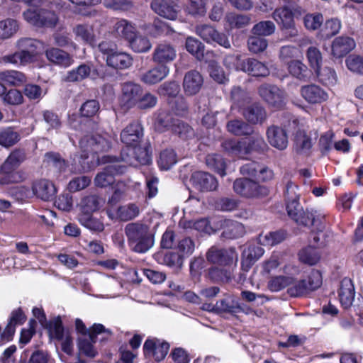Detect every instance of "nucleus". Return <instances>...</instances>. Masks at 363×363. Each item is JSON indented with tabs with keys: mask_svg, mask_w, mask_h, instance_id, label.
Wrapping results in <instances>:
<instances>
[{
	"mask_svg": "<svg viewBox=\"0 0 363 363\" xmlns=\"http://www.w3.org/2000/svg\"><path fill=\"white\" fill-rule=\"evenodd\" d=\"M124 232L131 249L138 253L148 251L155 242V233L150 227L141 222L127 224Z\"/></svg>",
	"mask_w": 363,
	"mask_h": 363,
	"instance_id": "1",
	"label": "nucleus"
},
{
	"mask_svg": "<svg viewBox=\"0 0 363 363\" xmlns=\"http://www.w3.org/2000/svg\"><path fill=\"white\" fill-rule=\"evenodd\" d=\"M27 155L23 149L16 148L10 152L0 166V184H9L18 183L22 180L20 172L16 169L26 161Z\"/></svg>",
	"mask_w": 363,
	"mask_h": 363,
	"instance_id": "2",
	"label": "nucleus"
},
{
	"mask_svg": "<svg viewBox=\"0 0 363 363\" xmlns=\"http://www.w3.org/2000/svg\"><path fill=\"white\" fill-rule=\"evenodd\" d=\"M102 162L109 163L101 172H99L94 179L96 186L105 188L115 182L114 177L117 174H121L125 171V166L117 162L116 157L104 156L102 157Z\"/></svg>",
	"mask_w": 363,
	"mask_h": 363,
	"instance_id": "3",
	"label": "nucleus"
},
{
	"mask_svg": "<svg viewBox=\"0 0 363 363\" xmlns=\"http://www.w3.org/2000/svg\"><path fill=\"white\" fill-rule=\"evenodd\" d=\"M79 146L82 151L81 159L89 158V154H96L107 151L111 147L110 137L108 134H95L91 136L86 135L79 141Z\"/></svg>",
	"mask_w": 363,
	"mask_h": 363,
	"instance_id": "4",
	"label": "nucleus"
},
{
	"mask_svg": "<svg viewBox=\"0 0 363 363\" xmlns=\"http://www.w3.org/2000/svg\"><path fill=\"white\" fill-rule=\"evenodd\" d=\"M48 330L50 338L60 342L62 350L71 355L73 352V337L68 330H65L60 316L49 321Z\"/></svg>",
	"mask_w": 363,
	"mask_h": 363,
	"instance_id": "5",
	"label": "nucleus"
},
{
	"mask_svg": "<svg viewBox=\"0 0 363 363\" xmlns=\"http://www.w3.org/2000/svg\"><path fill=\"white\" fill-rule=\"evenodd\" d=\"M235 192L240 196L252 199L259 198L267 194V189L250 178H239L233 183Z\"/></svg>",
	"mask_w": 363,
	"mask_h": 363,
	"instance_id": "6",
	"label": "nucleus"
},
{
	"mask_svg": "<svg viewBox=\"0 0 363 363\" xmlns=\"http://www.w3.org/2000/svg\"><path fill=\"white\" fill-rule=\"evenodd\" d=\"M258 93L264 101L274 108H281L286 104V92L275 85L262 84L258 89Z\"/></svg>",
	"mask_w": 363,
	"mask_h": 363,
	"instance_id": "7",
	"label": "nucleus"
},
{
	"mask_svg": "<svg viewBox=\"0 0 363 363\" xmlns=\"http://www.w3.org/2000/svg\"><path fill=\"white\" fill-rule=\"evenodd\" d=\"M159 125L164 128L171 129L182 139H187L194 135L193 129L186 123L179 119H174L171 115L160 113L157 118Z\"/></svg>",
	"mask_w": 363,
	"mask_h": 363,
	"instance_id": "8",
	"label": "nucleus"
},
{
	"mask_svg": "<svg viewBox=\"0 0 363 363\" xmlns=\"http://www.w3.org/2000/svg\"><path fill=\"white\" fill-rule=\"evenodd\" d=\"M298 199L286 201L288 215L296 223L303 225H315L316 222L315 216L317 214V211L313 209H306L304 211L298 202Z\"/></svg>",
	"mask_w": 363,
	"mask_h": 363,
	"instance_id": "9",
	"label": "nucleus"
},
{
	"mask_svg": "<svg viewBox=\"0 0 363 363\" xmlns=\"http://www.w3.org/2000/svg\"><path fill=\"white\" fill-rule=\"evenodd\" d=\"M208 262L220 266H230L238 261V255L233 248L219 249L211 247L206 252Z\"/></svg>",
	"mask_w": 363,
	"mask_h": 363,
	"instance_id": "10",
	"label": "nucleus"
},
{
	"mask_svg": "<svg viewBox=\"0 0 363 363\" xmlns=\"http://www.w3.org/2000/svg\"><path fill=\"white\" fill-rule=\"evenodd\" d=\"M121 160L129 165L147 164L151 157L147 147H141L136 145L132 147H125L121 152Z\"/></svg>",
	"mask_w": 363,
	"mask_h": 363,
	"instance_id": "11",
	"label": "nucleus"
},
{
	"mask_svg": "<svg viewBox=\"0 0 363 363\" xmlns=\"http://www.w3.org/2000/svg\"><path fill=\"white\" fill-rule=\"evenodd\" d=\"M272 17L282 30H288L290 37L298 35L291 9L287 6L277 8L273 12Z\"/></svg>",
	"mask_w": 363,
	"mask_h": 363,
	"instance_id": "12",
	"label": "nucleus"
},
{
	"mask_svg": "<svg viewBox=\"0 0 363 363\" xmlns=\"http://www.w3.org/2000/svg\"><path fill=\"white\" fill-rule=\"evenodd\" d=\"M176 57L175 47L167 42H161L157 44L152 55V60L160 65H166L173 62Z\"/></svg>",
	"mask_w": 363,
	"mask_h": 363,
	"instance_id": "13",
	"label": "nucleus"
},
{
	"mask_svg": "<svg viewBox=\"0 0 363 363\" xmlns=\"http://www.w3.org/2000/svg\"><path fill=\"white\" fill-rule=\"evenodd\" d=\"M169 350V344L157 339H147L143 345L144 354L147 357H152L160 362L164 359Z\"/></svg>",
	"mask_w": 363,
	"mask_h": 363,
	"instance_id": "14",
	"label": "nucleus"
},
{
	"mask_svg": "<svg viewBox=\"0 0 363 363\" xmlns=\"http://www.w3.org/2000/svg\"><path fill=\"white\" fill-rule=\"evenodd\" d=\"M121 92V102L124 106L130 108L137 104L143 89L138 84L127 82L122 84Z\"/></svg>",
	"mask_w": 363,
	"mask_h": 363,
	"instance_id": "15",
	"label": "nucleus"
},
{
	"mask_svg": "<svg viewBox=\"0 0 363 363\" xmlns=\"http://www.w3.org/2000/svg\"><path fill=\"white\" fill-rule=\"evenodd\" d=\"M191 181L194 186L201 191H214L218 184L217 179L213 175L201 171L193 173Z\"/></svg>",
	"mask_w": 363,
	"mask_h": 363,
	"instance_id": "16",
	"label": "nucleus"
},
{
	"mask_svg": "<svg viewBox=\"0 0 363 363\" xmlns=\"http://www.w3.org/2000/svg\"><path fill=\"white\" fill-rule=\"evenodd\" d=\"M313 141L311 136L303 129H298L293 140L294 151L300 155L309 156L311 153Z\"/></svg>",
	"mask_w": 363,
	"mask_h": 363,
	"instance_id": "17",
	"label": "nucleus"
},
{
	"mask_svg": "<svg viewBox=\"0 0 363 363\" xmlns=\"http://www.w3.org/2000/svg\"><path fill=\"white\" fill-rule=\"evenodd\" d=\"M39 41L28 38L19 39L16 43L18 52L23 57V60L28 63L32 62L37 56Z\"/></svg>",
	"mask_w": 363,
	"mask_h": 363,
	"instance_id": "18",
	"label": "nucleus"
},
{
	"mask_svg": "<svg viewBox=\"0 0 363 363\" xmlns=\"http://www.w3.org/2000/svg\"><path fill=\"white\" fill-rule=\"evenodd\" d=\"M218 228H223L222 237L226 239H237L245 233V226L240 222L218 219Z\"/></svg>",
	"mask_w": 363,
	"mask_h": 363,
	"instance_id": "19",
	"label": "nucleus"
},
{
	"mask_svg": "<svg viewBox=\"0 0 363 363\" xmlns=\"http://www.w3.org/2000/svg\"><path fill=\"white\" fill-rule=\"evenodd\" d=\"M143 135V130L141 124L133 122L125 127L121 133V140L125 143L126 147H132L138 144Z\"/></svg>",
	"mask_w": 363,
	"mask_h": 363,
	"instance_id": "20",
	"label": "nucleus"
},
{
	"mask_svg": "<svg viewBox=\"0 0 363 363\" xmlns=\"http://www.w3.org/2000/svg\"><path fill=\"white\" fill-rule=\"evenodd\" d=\"M267 138L274 147L284 150L288 146V135L284 129L277 125H272L267 130Z\"/></svg>",
	"mask_w": 363,
	"mask_h": 363,
	"instance_id": "21",
	"label": "nucleus"
},
{
	"mask_svg": "<svg viewBox=\"0 0 363 363\" xmlns=\"http://www.w3.org/2000/svg\"><path fill=\"white\" fill-rule=\"evenodd\" d=\"M302 97L309 104H315L325 101L328 98V93L315 84L303 86L300 90Z\"/></svg>",
	"mask_w": 363,
	"mask_h": 363,
	"instance_id": "22",
	"label": "nucleus"
},
{
	"mask_svg": "<svg viewBox=\"0 0 363 363\" xmlns=\"http://www.w3.org/2000/svg\"><path fill=\"white\" fill-rule=\"evenodd\" d=\"M177 5L169 0H153L152 9L159 16L169 20H175L178 15Z\"/></svg>",
	"mask_w": 363,
	"mask_h": 363,
	"instance_id": "23",
	"label": "nucleus"
},
{
	"mask_svg": "<svg viewBox=\"0 0 363 363\" xmlns=\"http://www.w3.org/2000/svg\"><path fill=\"white\" fill-rule=\"evenodd\" d=\"M169 71L167 65H158L143 72L140 77V80L145 84L153 85L165 79L169 75Z\"/></svg>",
	"mask_w": 363,
	"mask_h": 363,
	"instance_id": "24",
	"label": "nucleus"
},
{
	"mask_svg": "<svg viewBox=\"0 0 363 363\" xmlns=\"http://www.w3.org/2000/svg\"><path fill=\"white\" fill-rule=\"evenodd\" d=\"M264 249L258 245H250L244 248L242 253L241 269L247 272L264 254Z\"/></svg>",
	"mask_w": 363,
	"mask_h": 363,
	"instance_id": "25",
	"label": "nucleus"
},
{
	"mask_svg": "<svg viewBox=\"0 0 363 363\" xmlns=\"http://www.w3.org/2000/svg\"><path fill=\"white\" fill-rule=\"evenodd\" d=\"M203 84V77L198 71L191 70L188 72L186 73L183 81V88L185 94L189 96L196 94L201 89Z\"/></svg>",
	"mask_w": 363,
	"mask_h": 363,
	"instance_id": "26",
	"label": "nucleus"
},
{
	"mask_svg": "<svg viewBox=\"0 0 363 363\" xmlns=\"http://www.w3.org/2000/svg\"><path fill=\"white\" fill-rule=\"evenodd\" d=\"M354 40L348 36H340L334 39L332 43V55L341 58L355 48Z\"/></svg>",
	"mask_w": 363,
	"mask_h": 363,
	"instance_id": "27",
	"label": "nucleus"
},
{
	"mask_svg": "<svg viewBox=\"0 0 363 363\" xmlns=\"http://www.w3.org/2000/svg\"><path fill=\"white\" fill-rule=\"evenodd\" d=\"M240 69L255 77H267L269 74L267 66L255 58L242 60Z\"/></svg>",
	"mask_w": 363,
	"mask_h": 363,
	"instance_id": "28",
	"label": "nucleus"
},
{
	"mask_svg": "<svg viewBox=\"0 0 363 363\" xmlns=\"http://www.w3.org/2000/svg\"><path fill=\"white\" fill-rule=\"evenodd\" d=\"M32 189L33 194L44 201L52 199L56 194L55 185L47 179H40L35 182Z\"/></svg>",
	"mask_w": 363,
	"mask_h": 363,
	"instance_id": "29",
	"label": "nucleus"
},
{
	"mask_svg": "<svg viewBox=\"0 0 363 363\" xmlns=\"http://www.w3.org/2000/svg\"><path fill=\"white\" fill-rule=\"evenodd\" d=\"M45 56L50 62L62 67H67L74 62L68 52L56 48L46 50Z\"/></svg>",
	"mask_w": 363,
	"mask_h": 363,
	"instance_id": "30",
	"label": "nucleus"
},
{
	"mask_svg": "<svg viewBox=\"0 0 363 363\" xmlns=\"http://www.w3.org/2000/svg\"><path fill=\"white\" fill-rule=\"evenodd\" d=\"M315 216L316 222L313 225L317 227V231L313 230L310 236V245L313 248L324 247L328 237V233L324 231L325 226L321 221L324 216L320 214H316Z\"/></svg>",
	"mask_w": 363,
	"mask_h": 363,
	"instance_id": "31",
	"label": "nucleus"
},
{
	"mask_svg": "<svg viewBox=\"0 0 363 363\" xmlns=\"http://www.w3.org/2000/svg\"><path fill=\"white\" fill-rule=\"evenodd\" d=\"M106 62L107 65L111 67L123 69L132 65L133 58L126 52L114 51L106 57Z\"/></svg>",
	"mask_w": 363,
	"mask_h": 363,
	"instance_id": "32",
	"label": "nucleus"
},
{
	"mask_svg": "<svg viewBox=\"0 0 363 363\" xmlns=\"http://www.w3.org/2000/svg\"><path fill=\"white\" fill-rule=\"evenodd\" d=\"M113 33L117 37L128 42L138 32L135 26L125 19H121L115 23L113 28Z\"/></svg>",
	"mask_w": 363,
	"mask_h": 363,
	"instance_id": "33",
	"label": "nucleus"
},
{
	"mask_svg": "<svg viewBox=\"0 0 363 363\" xmlns=\"http://www.w3.org/2000/svg\"><path fill=\"white\" fill-rule=\"evenodd\" d=\"M339 298L341 304L345 308L350 307L354 298V287L351 279L345 278L340 283Z\"/></svg>",
	"mask_w": 363,
	"mask_h": 363,
	"instance_id": "34",
	"label": "nucleus"
},
{
	"mask_svg": "<svg viewBox=\"0 0 363 363\" xmlns=\"http://www.w3.org/2000/svg\"><path fill=\"white\" fill-rule=\"evenodd\" d=\"M104 201L96 195H88L82 198L79 203V214H92L98 211L104 204Z\"/></svg>",
	"mask_w": 363,
	"mask_h": 363,
	"instance_id": "35",
	"label": "nucleus"
},
{
	"mask_svg": "<svg viewBox=\"0 0 363 363\" xmlns=\"http://www.w3.org/2000/svg\"><path fill=\"white\" fill-rule=\"evenodd\" d=\"M221 146L224 151L230 155L242 156L249 152V147L244 140L228 139L221 143Z\"/></svg>",
	"mask_w": 363,
	"mask_h": 363,
	"instance_id": "36",
	"label": "nucleus"
},
{
	"mask_svg": "<svg viewBox=\"0 0 363 363\" xmlns=\"http://www.w3.org/2000/svg\"><path fill=\"white\" fill-rule=\"evenodd\" d=\"M245 118L250 123H263L267 118L265 109L259 104H252L247 107L242 112Z\"/></svg>",
	"mask_w": 363,
	"mask_h": 363,
	"instance_id": "37",
	"label": "nucleus"
},
{
	"mask_svg": "<svg viewBox=\"0 0 363 363\" xmlns=\"http://www.w3.org/2000/svg\"><path fill=\"white\" fill-rule=\"evenodd\" d=\"M72 32L77 40H82L85 43L91 44L95 40L94 28L90 24H77L73 27Z\"/></svg>",
	"mask_w": 363,
	"mask_h": 363,
	"instance_id": "38",
	"label": "nucleus"
},
{
	"mask_svg": "<svg viewBox=\"0 0 363 363\" xmlns=\"http://www.w3.org/2000/svg\"><path fill=\"white\" fill-rule=\"evenodd\" d=\"M96 340L93 334H89L88 336L81 337L78 339V350L79 355H84L89 358L95 357L98 352L94 346Z\"/></svg>",
	"mask_w": 363,
	"mask_h": 363,
	"instance_id": "39",
	"label": "nucleus"
},
{
	"mask_svg": "<svg viewBox=\"0 0 363 363\" xmlns=\"http://www.w3.org/2000/svg\"><path fill=\"white\" fill-rule=\"evenodd\" d=\"M23 73L16 70H6L0 72V80L5 85L20 86L26 82Z\"/></svg>",
	"mask_w": 363,
	"mask_h": 363,
	"instance_id": "40",
	"label": "nucleus"
},
{
	"mask_svg": "<svg viewBox=\"0 0 363 363\" xmlns=\"http://www.w3.org/2000/svg\"><path fill=\"white\" fill-rule=\"evenodd\" d=\"M226 128L228 132L238 136L250 135L253 132L252 128L240 119L228 121Z\"/></svg>",
	"mask_w": 363,
	"mask_h": 363,
	"instance_id": "41",
	"label": "nucleus"
},
{
	"mask_svg": "<svg viewBox=\"0 0 363 363\" xmlns=\"http://www.w3.org/2000/svg\"><path fill=\"white\" fill-rule=\"evenodd\" d=\"M128 43L129 47L135 52H147L152 48L150 40L138 32Z\"/></svg>",
	"mask_w": 363,
	"mask_h": 363,
	"instance_id": "42",
	"label": "nucleus"
},
{
	"mask_svg": "<svg viewBox=\"0 0 363 363\" xmlns=\"http://www.w3.org/2000/svg\"><path fill=\"white\" fill-rule=\"evenodd\" d=\"M116 214L122 221L130 220L139 216L140 207L133 203L123 205L118 208Z\"/></svg>",
	"mask_w": 363,
	"mask_h": 363,
	"instance_id": "43",
	"label": "nucleus"
},
{
	"mask_svg": "<svg viewBox=\"0 0 363 363\" xmlns=\"http://www.w3.org/2000/svg\"><path fill=\"white\" fill-rule=\"evenodd\" d=\"M91 74V67L86 64H82L76 69L67 72L65 80L69 82H81L88 78Z\"/></svg>",
	"mask_w": 363,
	"mask_h": 363,
	"instance_id": "44",
	"label": "nucleus"
},
{
	"mask_svg": "<svg viewBox=\"0 0 363 363\" xmlns=\"http://www.w3.org/2000/svg\"><path fill=\"white\" fill-rule=\"evenodd\" d=\"M20 140V134L11 127L0 130V145L5 147L14 145Z\"/></svg>",
	"mask_w": 363,
	"mask_h": 363,
	"instance_id": "45",
	"label": "nucleus"
},
{
	"mask_svg": "<svg viewBox=\"0 0 363 363\" xmlns=\"http://www.w3.org/2000/svg\"><path fill=\"white\" fill-rule=\"evenodd\" d=\"M289 73L299 80L306 81L308 79V68L300 60H291L287 64Z\"/></svg>",
	"mask_w": 363,
	"mask_h": 363,
	"instance_id": "46",
	"label": "nucleus"
},
{
	"mask_svg": "<svg viewBox=\"0 0 363 363\" xmlns=\"http://www.w3.org/2000/svg\"><path fill=\"white\" fill-rule=\"evenodd\" d=\"M78 221L91 231L101 232L104 229L103 223L94 218L91 214H79Z\"/></svg>",
	"mask_w": 363,
	"mask_h": 363,
	"instance_id": "47",
	"label": "nucleus"
},
{
	"mask_svg": "<svg viewBox=\"0 0 363 363\" xmlns=\"http://www.w3.org/2000/svg\"><path fill=\"white\" fill-rule=\"evenodd\" d=\"M285 238V234L283 232H269L266 234L261 233L258 238L259 244L262 245L272 246L280 243Z\"/></svg>",
	"mask_w": 363,
	"mask_h": 363,
	"instance_id": "48",
	"label": "nucleus"
},
{
	"mask_svg": "<svg viewBox=\"0 0 363 363\" xmlns=\"http://www.w3.org/2000/svg\"><path fill=\"white\" fill-rule=\"evenodd\" d=\"M185 47L186 50L199 60L203 58L204 45L199 40L193 37H188L186 40Z\"/></svg>",
	"mask_w": 363,
	"mask_h": 363,
	"instance_id": "49",
	"label": "nucleus"
},
{
	"mask_svg": "<svg viewBox=\"0 0 363 363\" xmlns=\"http://www.w3.org/2000/svg\"><path fill=\"white\" fill-rule=\"evenodd\" d=\"M206 163L209 168L214 169L220 175H225V162L220 155L218 154L208 155Z\"/></svg>",
	"mask_w": 363,
	"mask_h": 363,
	"instance_id": "50",
	"label": "nucleus"
},
{
	"mask_svg": "<svg viewBox=\"0 0 363 363\" xmlns=\"http://www.w3.org/2000/svg\"><path fill=\"white\" fill-rule=\"evenodd\" d=\"M18 30V22L11 18L0 21V38L6 39L11 37Z\"/></svg>",
	"mask_w": 363,
	"mask_h": 363,
	"instance_id": "51",
	"label": "nucleus"
},
{
	"mask_svg": "<svg viewBox=\"0 0 363 363\" xmlns=\"http://www.w3.org/2000/svg\"><path fill=\"white\" fill-rule=\"evenodd\" d=\"M298 257L301 262L308 265H314L320 259L319 253L311 245L301 250L298 253Z\"/></svg>",
	"mask_w": 363,
	"mask_h": 363,
	"instance_id": "52",
	"label": "nucleus"
},
{
	"mask_svg": "<svg viewBox=\"0 0 363 363\" xmlns=\"http://www.w3.org/2000/svg\"><path fill=\"white\" fill-rule=\"evenodd\" d=\"M275 24L271 21H260L255 24L252 32L254 35L262 36H269L275 32Z\"/></svg>",
	"mask_w": 363,
	"mask_h": 363,
	"instance_id": "53",
	"label": "nucleus"
},
{
	"mask_svg": "<svg viewBox=\"0 0 363 363\" xmlns=\"http://www.w3.org/2000/svg\"><path fill=\"white\" fill-rule=\"evenodd\" d=\"M177 162V155L173 150L162 151L158 160V164L162 169H170Z\"/></svg>",
	"mask_w": 363,
	"mask_h": 363,
	"instance_id": "54",
	"label": "nucleus"
},
{
	"mask_svg": "<svg viewBox=\"0 0 363 363\" xmlns=\"http://www.w3.org/2000/svg\"><path fill=\"white\" fill-rule=\"evenodd\" d=\"M208 276L213 281L228 282L232 278V272L227 269L213 267L209 269Z\"/></svg>",
	"mask_w": 363,
	"mask_h": 363,
	"instance_id": "55",
	"label": "nucleus"
},
{
	"mask_svg": "<svg viewBox=\"0 0 363 363\" xmlns=\"http://www.w3.org/2000/svg\"><path fill=\"white\" fill-rule=\"evenodd\" d=\"M247 46L251 52L257 54L264 52L267 49L268 41L265 38L255 35L248 38Z\"/></svg>",
	"mask_w": 363,
	"mask_h": 363,
	"instance_id": "56",
	"label": "nucleus"
},
{
	"mask_svg": "<svg viewBox=\"0 0 363 363\" xmlns=\"http://www.w3.org/2000/svg\"><path fill=\"white\" fill-rule=\"evenodd\" d=\"M45 162L49 166L57 169L59 172H64L67 167V162L59 153L50 152L45 155Z\"/></svg>",
	"mask_w": 363,
	"mask_h": 363,
	"instance_id": "57",
	"label": "nucleus"
},
{
	"mask_svg": "<svg viewBox=\"0 0 363 363\" xmlns=\"http://www.w3.org/2000/svg\"><path fill=\"white\" fill-rule=\"evenodd\" d=\"M57 21L58 17L55 12L44 9H40L38 27L54 28L57 25Z\"/></svg>",
	"mask_w": 363,
	"mask_h": 363,
	"instance_id": "58",
	"label": "nucleus"
},
{
	"mask_svg": "<svg viewBox=\"0 0 363 363\" xmlns=\"http://www.w3.org/2000/svg\"><path fill=\"white\" fill-rule=\"evenodd\" d=\"M292 281V278L286 276L272 277L268 282V289L272 292L279 291L288 286Z\"/></svg>",
	"mask_w": 363,
	"mask_h": 363,
	"instance_id": "59",
	"label": "nucleus"
},
{
	"mask_svg": "<svg viewBox=\"0 0 363 363\" xmlns=\"http://www.w3.org/2000/svg\"><path fill=\"white\" fill-rule=\"evenodd\" d=\"M208 0H188L186 11L192 16H203L206 13Z\"/></svg>",
	"mask_w": 363,
	"mask_h": 363,
	"instance_id": "60",
	"label": "nucleus"
},
{
	"mask_svg": "<svg viewBox=\"0 0 363 363\" xmlns=\"http://www.w3.org/2000/svg\"><path fill=\"white\" fill-rule=\"evenodd\" d=\"M174 33V29L166 22L157 19L152 24L151 35L155 38L161 35H171Z\"/></svg>",
	"mask_w": 363,
	"mask_h": 363,
	"instance_id": "61",
	"label": "nucleus"
},
{
	"mask_svg": "<svg viewBox=\"0 0 363 363\" xmlns=\"http://www.w3.org/2000/svg\"><path fill=\"white\" fill-rule=\"evenodd\" d=\"M319 80L325 85H333L336 82L335 72L330 67L316 69L315 70Z\"/></svg>",
	"mask_w": 363,
	"mask_h": 363,
	"instance_id": "62",
	"label": "nucleus"
},
{
	"mask_svg": "<svg viewBox=\"0 0 363 363\" xmlns=\"http://www.w3.org/2000/svg\"><path fill=\"white\" fill-rule=\"evenodd\" d=\"M323 22V16L320 13H307L303 17V24L306 29L315 30Z\"/></svg>",
	"mask_w": 363,
	"mask_h": 363,
	"instance_id": "63",
	"label": "nucleus"
},
{
	"mask_svg": "<svg viewBox=\"0 0 363 363\" xmlns=\"http://www.w3.org/2000/svg\"><path fill=\"white\" fill-rule=\"evenodd\" d=\"M231 99L235 104L242 106L250 101L249 94L240 86H235L231 90Z\"/></svg>",
	"mask_w": 363,
	"mask_h": 363,
	"instance_id": "64",
	"label": "nucleus"
}]
</instances>
